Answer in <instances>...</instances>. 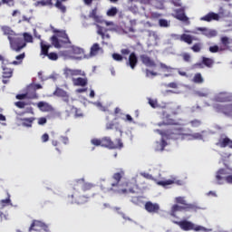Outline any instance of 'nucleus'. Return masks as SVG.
Returning <instances> with one entry per match:
<instances>
[{"instance_id":"f257e3e1","label":"nucleus","mask_w":232,"mask_h":232,"mask_svg":"<svg viewBox=\"0 0 232 232\" xmlns=\"http://www.w3.org/2000/svg\"><path fill=\"white\" fill-rule=\"evenodd\" d=\"M122 177H124V170L121 169V171L111 175V180L114 182L103 179L102 190L103 192H114L118 195L137 194V185L133 182L121 183Z\"/></svg>"},{"instance_id":"f03ea898","label":"nucleus","mask_w":232,"mask_h":232,"mask_svg":"<svg viewBox=\"0 0 232 232\" xmlns=\"http://www.w3.org/2000/svg\"><path fill=\"white\" fill-rule=\"evenodd\" d=\"M111 59L118 63H122V61H127V66L130 70H135L138 63L137 54L135 53H130L129 48H123L121 50V53H111Z\"/></svg>"},{"instance_id":"7ed1b4c3","label":"nucleus","mask_w":232,"mask_h":232,"mask_svg":"<svg viewBox=\"0 0 232 232\" xmlns=\"http://www.w3.org/2000/svg\"><path fill=\"white\" fill-rule=\"evenodd\" d=\"M189 137V140H202V134L191 133V130L185 128L183 123L175 122V140H183Z\"/></svg>"},{"instance_id":"20e7f679","label":"nucleus","mask_w":232,"mask_h":232,"mask_svg":"<svg viewBox=\"0 0 232 232\" xmlns=\"http://www.w3.org/2000/svg\"><path fill=\"white\" fill-rule=\"evenodd\" d=\"M9 47L11 48V51L19 53L25 48L26 44H32V35L28 33H24V37H22V42L18 41H11L9 38Z\"/></svg>"},{"instance_id":"39448f33","label":"nucleus","mask_w":232,"mask_h":232,"mask_svg":"<svg viewBox=\"0 0 232 232\" xmlns=\"http://www.w3.org/2000/svg\"><path fill=\"white\" fill-rule=\"evenodd\" d=\"M57 36H51V45L56 49L62 48V44H70V38L68 34H65V31H55Z\"/></svg>"},{"instance_id":"423d86ee","label":"nucleus","mask_w":232,"mask_h":232,"mask_svg":"<svg viewBox=\"0 0 232 232\" xmlns=\"http://www.w3.org/2000/svg\"><path fill=\"white\" fill-rule=\"evenodd\" d=\"M225 183L232 185V175H229L227 169H219L215 173V184L221 186Z\"/></svg>"},{"instance_id":"0eeeda50","label":"nucleus","mask_w":232,"mask_h":232,"mask_svg":"<svg viewBox=\"0 0 232 232\" xmlns=\"http://www.w3.org/2000/svg\"><path fill=\"white\" fill-rule=\"evenodd\" d=\"M175 225L179 226V228L183 231H208L206 227L195 225L194 223L186 220L175 222Z\"/></svg>"},{"instance_id":"6e6552de","label":"nucleus","mask_w":232,"mask_h":232,"mask_svg":"<svg viewBox=\"0 0 232 232\" xmlns=\"http://www.w3.org/2000/svg\"><path fill=\"white\" fill-rule=\"evenodd\" d=\"M92 188H94V185L84 182L83 179H78L72 182V189H74V193H78L79 189H82V192L91 191Z\"/></svg>"},{"instance_id":"1a4fd4ad","label":"nucleus","mask_w":232,"mask_h":232,"mask_svg":"<svg viewBox=\"0 0 232 232\" xmlns=\"http://www.w3.org/2000/svg\"><path fill=\"white\" fill-rule=\"evenodd\" d=\"M102 142V147L108 149V150H121L122 149V141L121 139H116V144L114 141H111L110 137H103L100 139Z\"/></svg>"},{"instance_id":"9d476101","label":"nucleus","mask_w":232,"mask_h":232,"mask_svg":"<svg viewBox=\"0 0 232 232\" xmlns=\"http://www.w3.org/2000/svg\"><path fill=\"white\" fill-rule=\"evenodd\" d=\"M68 202L70 204L83 205L89 202V197L80 196L77 192H72V195L68 196Z\"/></svg>"},{"instance_id":"9b49d317","label":"nucleus","mask_w":232,"mask_h":232,"mask_svg":"<svg viewBox=\"0 0 232 232\" xmlns=\"http://www.w3.org/2000/svg\"><path fill=\"white\" fill-rule=\"evenodd\" d=\"M3 34L7 36V39H9L12 42H22V36H19V34H15L14 31L11 30V27L9 26H3Z\"/></svg>"},{"instance_id":"f8f14e48","label":"nucleus","mask_w":232,"mask_h":232,"mask_svg":"<svg viewBox=\"0 0 232 232\" xmlns=\"http://www.w3.org/2000/svg\"><path fill=\"white\" fill-rule=\"evenodd\" d=\"M29 232H49L48 227L41 221L34 220L32 221L30 225V228L28 229Z\"/></svg>"},{"instance_id":"ddd939ff","label":"nucleus","mask_w":232,"mask_h":232,"mask_svg":"<svg viewBox=\"0 0 232 232\" xmlns=\"http://www.w3.org/2000/svg\"><path fill=\"white\" fill-rule=\"evenodd\" d=\"M175 19L178 21H181V23L189 24V18L185 15V7L181 6V8L175 10Z\"/></svg>"},{"instance_id":"4468645a","label":"nucleus","mask_w":232,"mask_h":232,"mask_svg":"<svg viewBox=\"0 0 232 232\" xmlns=\"http://www.w3.org/2000/svg\"><path fill=\"white\" fill-rule=\"evenodd\" d=\"M143 208L150 214H158V211H160V206L151 201L145 202Z\"/></svg>"},{"instance_id":"2eb2a0df","label":"nucleus","mask_w":232,"mask_h":232,"mask_svg":"<svg viewBox=\"0 0 232 232\" xmlns=\"http://www.w3.org/2000/svg\"><path fill=\"white\" fill-rule=\"evenodd\" d=\"M53 96H55L57 98H62V101H63V102L65 103L70 102V95L68 94L67 92H65L62 88L55 89V91L53 92Z\"/></svg>"},{"instance_id":"dca6fc26","label":"nucleus","mask_w":232,"mask_h":232,"mask_svg":"<svg viewBox=\"0 0 232 232\" xmlns=\"http://www.w3.org/2000/svg\"><path fill=\"white\" fill-rule=\"evenodd\" d=\"M188 208L189 205L187 202H185V199L183 198H175V211H183Z\"/></svg>"},{"instance_id":"f3484780","label":"nucleus","mask_w":232,"mask_h":232,"mask_svg":"<svg viewBox=\"0 0 232 232\" xmlns=\"http://www.w3.org/2000/svg\"><path fill=\"white\" fill-rule=\"evenodd\" d=\"M63 76L65 79H70L74 76H84V72L82 70H72L70 68L63 69Z\"/></svg>"},{"instance_id":"a211bd4d","label":"nucleus","mask_w":232,"mask_h":232,"mask_svg":"<svg viewBox=\"0 0 232 232\" xmlns=\"http://www.w3.org/2000/svg\"><path fill=\"white\" fill-rule=\"evenodd\" d=\"M0 62L3 63V65L0 66V69L3 70V79H10L13 77V69L5 66V57L2 54H0Z\"/></svg>"},{"instance_id":"6ab92c4d","label":"nucleus","mask_w":232,"mask_h":232,"mask_svg":"<svg viewBox=\"0 0 232 232\" xmlns=\"http://www.w3.org/2000/svg\"><path fill=\"white\" fill-rule=\"evenodd\" d=\"M140 60L141 61V63L145 67H150V68H155L156 67V62H154L153 59H151L150 56L147 54H141L140 55Z\"/></svg>"},{"instance_id":"aec40b11","label":"nucleus","mask_w":232,"mask_h":232,"mask_svg":"<svg viewBox=\"0 0 232 232\" xmlns=\"http://www.w3.org/2000/svg\"><path fill=\"white\" fill-rule=\"evenodd\" d=\"M196 31L201 32L202 35H204L207 38H213L217 36V31L210 30L207 27H196Z\"/></svg>"},{"instance_id":"412c9836","label":"nucleus","mask_w":232,"mask_h":232,"mask_svg":"<svg viewBox=\"0 0 232 232\" xmlns=\"http://www.w3.org/2000/svg\"><path fill=\"white\" fill-rule=\"evenodd\" d=\"M15 98L19 101H22L24 99L36 100L38 99V95L34 92H28L24 94H17Z\"/></svg>"},{"instance_id":"4be33fe9","label":"nucleus","mask_w":232,"mask_h":232,"mask_svg":"<svg viewBox=\"0 0 232 232\" xmlns=\"http://www.w3.org/2000/svg\"><path fill=\"white\" fill-rule=\"evenodd\" d=\"M215 102L219 103H226L230 102V98L227 95V92H219V94L215 96Z\"/></svg>"},{"instance_id":"5701e85b","label":"nucleus","mask_w":232,"mask_h":232,"mask_svg":"<svg viewBox=\"0 0 232 232\" xmlns=\"http://www.w3.org/2000/svg\"><path fill=\"white\" fill-rule=\"evenodd\" d=\"M88 82L89 81L86 78H82V77L72 78V84H74V86L85 87L86 84H88Z\"/></svg>"},{"instance_id":"b1692460","label":"nucleus","mask_w":232,"mask_h":232,"mask_svg":"<svg viewBox=\"0 0 232 232\" xmlns=\"http://www.w3.org/2000/svg\"><path fill=\"white\" fill-rule=\"evenodd\" d=\"M213 64H215L213 59L202 57V62L200 63H196V66H198V68H202V65H205L207 68H213Z\"/></svg>"},{"instance_id":"393cba45","label":"nucleus","mask_w":232,"mask_h":232,"mask_svg":"<svg viewBox=\"0 0 232 232\" xmlns=\"http://www.w3.org/2000/svg\"><path fill=\"white\" fill-rule=\"evenodd\" d=\"M36 106L38 107V110H41V111L49 112L53 111V107L49 103H46L44 102H38L36 103Z\"/></svg>"},{"instance_id":"a878e982","label":"nucleus","mask_w":232,"mask_h":232,"mask_svg":"<svg viewBox=\"0 0 232 232\" xmlns=\"http://www.w3.org/2000/svg\"><path fill=\"white\" fill-rule=\"evenodd\" d=\"M200 21H205V22L218 21V14L216 13H208L207 14V15L202 16L200 18Z\"/></svg>"},{"instance_id":"bb28decb","label":"nucleus","mask_w":232,"mask_h":232,"mask_svg":"<svg viewBox=\"0 0 232 232\" xmlns=\"http://www.w3.org/2000/svg\"><path fill=\"white\" fill-rule=\"evenodd\" d=\"M89 18L93 19V21H95L97 24H102V16L97 14V7L93 8V10H91L89 13Z\"/></svg>"},{"instance_id":"cd10ccee","label":"nucleus","mask_w":232,"mask_h":232,"mask_svg":"<svg viewBox=\"0 0 232 232\" xmlns=\"http://www.w3.org/2000/svg\"><path fill=\"white\" fill-rule=\"evenodd\" d=\"M154 131L167 140L170 139V135H173V132H170V130L169 129L154 130Z\"/></svg>"},{"instance_id":"c85d7f7f","label":"nucleus","mask_w":232,"mask_h":232,"mask_svg":"<svg viewBox=\"0 0 232 232\" xmlns=\"http://www.w3.org/2000/svg\"><path fill=\"white\" fill-rule=\"evenodd\" d=\"M68 0H55V8L59 10L62 14H65L66 12V7L63 4Z\"/></svg>"},{"instance_id":"c756f323","label":"nucleus","mask_w":232,"mask_h":232,"mask_svg":"<svg viewBox=\"0 0 232 232\" xmlns=\"http://www.w3.org/2000/svg\"><path fill=\"white\" fill-rule=\"evenodd\" d=\"M22 126L25 128H32V123L34 121H36V118L30 117V118H22Z\"/></svg>"},{"instance_id":"7c9ffc66","label":"nucleus","mask_w":232,"mask_h":232,"mask_svg":"<svg viewBox=\"0 0 232 232\" xmlns=\"http://www.w3.org/2000/svg\"><path fill=\"white\" fill-rule=\"evenodd\" d=\"M34 6H55V4H53V0H41L34 3Z\"/></svg>"},{"instance_id":"2f4dec72","label":"nucleus","mask_w":232,"mask_h":232,"mask_svg":"<svg viewBox=\"0 0 232 232\" xmlns=\"http://www.w3.org/2000/svg\"><path fill=\"white\" fill-rule=\"evenodd\" d=\"M232 141L229 138H223L219 140V142H217V146H219L221 149H225L227 145H231Z\"/></svg>"},{"instance_id":"473e14b6","label":"nucleus","mask_w":232,"mask_h":232,"mask_svg":"<svg viewBox=\"0 0 232 232\" xmlns=\"http://www.w3.org/2000/svg\"><path fill=\"white\" fill-rule=\"evenodd\" d=\"M179 40L187 44H191V42L195 41L196 39L189 34H183L179 36Z\"/></svg>"},{"instance_id":"72a5a7b5","label":"nucleus","mask_w":232,"mask_h":232,"mask_svg":"<svg viewBox=\"0 0 232 232\" xmlns=\"http://www.w3.org/2000/svg\"><path fill=\"white\" fill-rule=\"evenodd\" d=\"M8 206H11V207L13 206V204L11 203V196L9 194H7L6 199L0 200V209H4Z\"/></svg>"},{"instance_id":"f704fd0d","label":"nucleus","mask_w":232,"mask_h":232,"mask_svg":"<svg viewBox=\"0 0 232 232\" xmlns=\"http://www.w3.org/2000/svg\"><path fill=\"white\" fill-rule=\"evenodd\" d=\"M99 51H102V47H99V44H93V45L91 46V51L89 53V55L91 57H93L97 55Z\"/></svg>"},{"instance_id":"c9c22d12","label":"nucleus","mask_w":232,"mask_h":232,"mask_svg":"<svg viewBox=\"0 0 232 232\" xmlns=\"http://www.w3.org/2000/svg\"><path fill=\"white\" fill-rule=\"evenodd\" d=\"M160 69H162V72H169L164 74V77H169L173 75V68L167 66V64L160 63Z\"/></svg>"},{"instance_id":"e433bc0d","label":"nucleus","mask_w":232,"mask_h":232,"mask_svg":"<svg viewBox=\"0 0 232 232\" xmlns=\"http://www.w3.org/2000/svg\"><path fill=\"white\" fill-rule=\"evenodd\" d=\"M24 58H25V53H22L21 54L15 56V60L17 61H13L9 63V64L15 66L22 64V61H24Z\"/></svg>"},{"instance_id":"4c0bfd02","label":"nucleus","mask_w":232,"mask_h":232,"mask_svg":"<svg viewBox=\"0 0 232 232\" xmlns=\"http://www.w3.org/2000/svg\"><path fill=\"white\" fill-rule=\"evenodd\" d=\"M148 5H152L158 10H163L164 9V5H163L162 0L152 1L151 3H150Z\"/></svg>"},{"instance_id":"58836bf2","label":"nucleus","mask_w":232,"mask_h":232,"mask_svg":"<svg viewBox=\"0 0 232 232\" xmlns=\"http://www.w3.org/2000/svg\"><path fill=\"white\" fill-rule=\"evenodd\" d=\"M49 49H51V45L45 44L44 41H41V54L50 53Z\"/></svg>"},{"instance_id":"ea45409f","label":"nucleus","mask_w":232,"mask_h":232,"mask_svg":"<svg viewBox=\"0 0 232 232\" xmlns=\"http://www.w3.org/2000/svg\"><path fill=\"white\" fill-rule=\"evenodd\" d=\"M194 83L196 84H202L204 82V79L202 78V74L200 72H197L194 74V78L192 79Z\"/></svg>"},{"instance_id":"a19ab883","label":"nucleus","mask_w":232,"mask_h":232,"mask_svg":"<svg viewBox=\"0 0 232 232\" xmlns=\"http://www.w3.org/2000/svg\"><path fill=\"white\" fill-rule=\"evenodd\" d=\"M51 145H53V147H55V150H57V152H62V150H63V143L57 140L51 141Z\"/></svg>"},{"instance_id":"79ce46f5","label":"nucleus","mask_w":232,"mask_h":232,"mask_svg":"<svg viewBox=\"0 0 232 232\" xmlns=\"http://www.w3.org/2000/svg\"><path fill=\"white\" fill-rule=\"evenodd\" d=\"M41 55L49 58L50 61H57L58 56L56 53H41Z\"/></svg>"},{"instance_id":"37998d69","label":"nucleus","mask_w":232,"mask_h":232,"mask_svg":"<svg viewBox=\"0 0 232 232\" xmlns=\"http://www.w3.org/2000/svg\"><path fill=\"white\" fill-rule=\"evenodd\" d=\"M43 89V86L36 83V84H30V86H28V92H36V90H40Z\"/></svg>"},{"instance_id":"c03bdc74","label":"nucleus","mask_w":232,"mask_h":232,"mask_svg":"<svg viewBox=\"0 0 232 232\" xmlns=\"http://www.w3.org/2000/svg\"><path fill=\"white\" fill-rule=\"evenodd\" d=\"M157 150L162 151L164 150V148L167 147V141H164V139H162L160 142H156Z\"/></svg>"},{"instance_id":"a18cd8bd","label":"nucleus","mask_w":232,"mask_h":232,"mask_svg":"<svg viewBox=\"0 0 232 232\" xmlns=\"http://www.w3.org/2000/svg\"><path fill=\"white\" fill-rule=\"evenodd\" d=\"M231 113H232V105L231 104L223 106V114L229 116V115H231Z\"/></svg>"},{"instance_id":"49530a36","label":"nucleus","mask_w":232,"mask_h":232,"mask_svg":"<svg viewBox=\"0 0 232 232\" xmlns=\"http://www.w3.org/2000/svg\"><path fill=\"white\" fill-rule=\"evenodd\" d=\"M97 34L102 36V39L110 38V35H107L103 33V27L97 25Z\"/></svg>"},{"instance_id":"de8ad7c7","label":"nucleus","mask_w":232,"mask_h":232,"mask_svg":"<svg viewBox=\"0 0 232 232\" xmlns=\"http://www.w3.org/2000/svg\"><path fill=\"white\" fill-rule=\"evenodd\" d=\"M116 14H118V9H116V7H111L108 10L107 13H105V15H108L110 17H114L116 16Z\"/></svg>"},{"instance_id":"09e8293b","label":"nucleus","mask_w":232,"mask_h":232,"mask_svg":"<svg viewBox=\"0 0 232 232\" xmlns=\"http://www.w3.org/2000/svg\"><path fill=\"white\" fill-rule=\"evenodd\" d=\"M173 183H174V181L170 180V179H169V180H160V181L156 182V184L158 186H162V187H167V186H169Z\"/></svg>"},{"instance_id":"8fccbe9b","label":"nucleus","mask_w":232,"mask_h":232,"mask_svg":"<svg viewBox=\"0 0 232 232\" xmlns=\"http://www.w3.org/2000/svg\"><path fill=\"white\" fill-rule=\"evenodd\" d=\"M208 52H210V53H217L219 52H223V49L219 48L218 45H213L208 47Z\"/></svg>"},{"instance_id":"3c124183","label":"nucleus","mask_w":232,"mask_h":232,"mask_svg":"<svg viewBox=\"0 0 232 232\" xmlns=\"http://www.w3.org/2000/svg\"><path fill=\"white\" fill-rule=\"evenodd\" d=\"M158 26H160L162 28L169 27V21L165 19H160L158 20Z\"/></svg>"},{"instance_id":"603ef678","label":"nucleus","mask_w":232,"mask_h":232,"mask_svg":"<svg viewBox=\"0 0 232 232\" xmlns=\"http://www.w3.org/2000/svg\"><path fill=\"white\" fill-rule=\"evenodd\" d=\"M200 50H202V44L197 43L192 45V52L200 53Z\"/></svg>"},{"instance_id":"864d4df0","label":"nucleus","mask_w":232,"mask_h":232,"mask_svg":"<svg viewBox=\"0 0 232 232\" xmlns=\"http://www.w3.org/2000/svg\"><path fill=\"white\" fill-rule=\"evenodd\" d=\"M202 122L199 120H194L192 121H189V125L192 126V128H198L200 127Z\"/></svg>"},{"instance_id":"5fc2aeb1","label":"nucleus","mask_w":232,"mask_h":232,"mask_svg":"<svg viewBox=\"0 0 232 232\" xmlns=\"http://www.w3.org/2000/svg\"><path fill=\"white\" fill-rule=\"evenodd\" d=\"M148 104H150V106L152 107V109L158 108V102H156V100L150 99L148 101Z\"/></svg>"},{"instance_id":"6e6d98bb","label":"nucleus","mask_w":232,"mask_h":232,"mask_svg":"<svg viewBox=\"0 0 232 232\" xmlns=\"http://www.w3.org/2000/svg\"><path fill=\"white\" fill-rule=\"evenodd\" d=\"M157 72L150 71L149 69H145V77L156 76Z\"/></svg>"},{"instance_id":"4d7b16f0","label":"nucleus","mask_w":232,"mask_h":232,"mask_svg":"<svg viewBox=\"0 0 232 232\" xmlns=\"http://www.w3.org/2000/svg\"><path fill=\"white\" fill-rule=\"evenodd\" d=\"M91 144H93V146L102 147V141L99 139L91 140Z\"/></svg>"},{"instance_id":"13d9d810","label":"nucleus","mask_w":232,"mask_h":232,"mask_svg":"<svg viewBox=\"0 0 232 232\" xmlns=\"http://www.w3.org/2000/svg\"><path fill=\"white\" fill-rule=\"evenodd\" d=\"M60 141H57V142H60V143H62V144H63V145H68V143H69V140H68V137H65V136H62L61 138H60Z\"/></svg>"},{"instance_id":"bf43d9fd","label":"nucleus","mask_w":232,"mask_h":232,"mask_svg":"<svg viewBox=\"0 0 232 232\" xmlns=\"http://www.w3.org/2000/svg\"><path fill=\"white\" fill-rule=\"evenodd\" d=\"M221 44L227 46L229 44V38L227 36L221 37Z\"/></svg>"},{"instance_id":"052dcab7","label":"nucleus","mask_w":232,"mask_h":232,"mask_svg":"<svg viewBox=\"0 0 232 232\" xmlns=\"http://www.w3.org/2000/svg\"><path fill=\"white\" fill-rule=\"evenodd\" d=\"M15 106L18 109H24L25 107V102H15Z\"/></svg>"},{"instance_id":"680f3d73","label":"nucleus","mask_w":232,"mask_h":232,"mask_svg":"<svg viewBox=\"0 0 232 232\" xmlns=\"http://www.w3.org/2000/svg\"><path fill=\"white\" fill-rule=\"evenodd\" d=\"M41 140H43V143L49 141V134H43V136H41Z\"/></svg>"},{"instance_id":"e2e57ef3","label":"nucleus","mask_w":232,"mask_h":232,"mask_svg":"<svg viewBox=\"0 0 232 232\" xmlns=\"http://www.w3.org/2000/svg\"><path fill=\"white\" fill-rule=\"evenodd\" d=\"M44 124H46V118H38V125L43 126Z\"/></svg>"},{"instance_id":"0e129e2a","label":"nucleus","mask_w":232,"mask_h":232,"mask_svg":"<svg viewBox=\"0 0 232 232\" xmlns=\"http://www.w3.org/2000/svg\"><path fill=\"white\" fill-rule=\"evenodd\" d=\"M175 184L177 186H183L185 184V178H183V179H176Z\"/></svg>"},{"instance_id":"69168bd1","label":"nucleus","mask_w":232,"mask_h":232,"mask_svg":"<svg viewBox=\"0 0 232 232\" xmlns=\"http://www.w3.org/2000/svg\"><path fill=\"white\" fill-rule=\"evenodd\" d=\"M9 215L0 212V220L5 221L8 219Z\"/></svg>"},{"instance_id":"338daca9","label":"nucleus","mask_w":232,"mask_h":232,"mask_svg":"<svg viewBox=\"0 0 232 232\" xmlns=\"http://www.w3.org/2000/svg\"><path fill=\"white\" fill-rule=\"evenodd\" d=\"M105 130H114V123H108V124H105Z\"/></svg>"},{"instance_id":"774afa93","label":"nucleus","mask_w":232,"mask_h":232,"mask_svg":"<svg viewBox=\"0 0 232 232\" xmlns=\"http://www.w3.org/2000/svg\"><path fill=\"white\" fill-rule=\"evenodd\" d=\"M189 59H190L189 54L183 53V61L189 62Z\"/></svg>"}]
</instances>
